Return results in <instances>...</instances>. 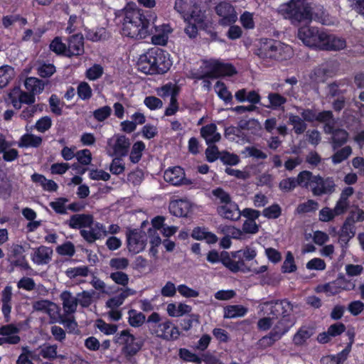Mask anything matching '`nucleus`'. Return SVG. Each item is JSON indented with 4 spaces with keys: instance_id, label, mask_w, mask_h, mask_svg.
Segmentation results:
<instances>
[{
    "instance_id": "1",
    "label": "nucleus",
    "mask_w": 364,
    "mask_h": 364,
    "mask_svg": "<svg viewBox=\"0 0 364 364\" xmlns=\"http://www.w3.org/2000/svg\"><path fill=\"white\" fill-rule=\"evenodd\" d=\"M121 12L124 16L122 26L123 36L143 39L149 35V21L134 3H128Z\"/></svg>"
},
{
    "instance_id": "2",
    "label": "nucleus",
    "mask_w": 364,
    "mask_h": 364,
    "mask_svg": "<svg viewBox=\"0 0 364 364\" xmlns=\"http://www.w3.org/2000/svg\"><path fill=\"white\" fill-rule=\"evenodd\" d=\"M172 65L170 55L159 48H152L141 54L137 60V69L148 75L164 74Z\"/></svg>"
},
{
    "instance_id": "3",
    "label": "nucleus",
    "mask_w": 364,
    "mask_h": 364,
    "mask_svg": "<svg viewBox=\"0 0 364 364\" xmlns=\"http://www.w3.org/2000/svg\"><path fill=\"white\" fill-rule=\"evenodd\" d=\"M257 328L266 331L273 327L280 314L287 315L293 311V304L287 300L262 301L259 306Z\"/></svg>"
},
{
    "instance_id": "4",
    "label": "nucleus",
    "mask_w": 364,
    "mask_h": 364,
    "mask_svg": "<svg viewBox=\"0 0 364 364\" xmlns=\"http://www.w3.org/2000/svg\"><path fill=\"white\" fill-rule=\"evenodd\" d=\"M150 333L165 341H176L180 336L178 328L169 319L162 318L159 313L153 312L147 318Z\"/></svg>"
},
{
    "instance_id": "5",
    "label": "nucleus",
    "mask_w": 364,
    "mask_h": 364,
    "mask_svg": "<svg viewBox=\"0 0 364 364\" xmlns=\"http://www.w3.org/2000/svg\"><path fill=\"white\" fill-rule=\"evenodd\" d=\"M279 13L293 24L311 18V6L305 0H289L279 7Z\"/></svg>"
},
{
    "instance_id": "6",
    "label": "nucleus",
    "mask_w": 364,
    "mask_h": 364,
    "mask_svg": "<svg viewBox=\"0 0 364 364\" xmlns=\"http://www.w3.org/2000/svg\"><path fill=\"white\" fill-rule=\"evenodd\" d=\"M256 256V249L252 246H247L240 250L232 252L230 256L223 257L221 261L223 264L232 272H246L248 269L245 260H252Z\"/></svg>"
},
{
    "instance_id": "7",
    "label": "nucleus",
    "mask_w": 364,
    "mask_h": 364,
    "mask_svg": "<svg viewBox=\"0 0 364 364\" xmlns=\"http://www.w3.org/2000/svg\"><path fill=\"white\" fill-rule=\"evenodd\" d=\"M200 69L201 71L196 75L198 78L231 76L236 73L232 65L221 63L218 60L203 61Z\"/></svg>"
},
{
    "instance_id": "8",
    "label": "nucleus",
    "mask_w": 364,
    "mask_h": 364,
    "mask_svg": "<svg viewBox=\"0 0 364 364\" xmlns=\"http://www.w3.org/2000/svg\"><path fill=\"white\" fill-rule=\"evenodd\" d=\"M297 36L305 46L321 50L324 38H326V32L316 27L306 26L299 28Z\"/></svg>"
},
{
    "instance_id": "9",
    "label": "nucleus",
    "mask_w": 364,
    "mask_h": 364,
    "mask_svg": "<svg viewBox=\"0 0 364 364\" xmlns=\"http://www.w3.org/2000/svg\"><path fill=\"white\" fill-rule=\"evenodd\" d=\"M114 341L122 346V350L126 356L136 355L143 346L141 339L136 338L129 330H123L117 333Z\"/></svg>"
},
{
    "instance_id": "10",
    "label": "nucleus",
    "mask_w": 364,
    "mask_h": 364,
    "mask_svg": "<svg viewBox=\"0 0 364 364\" xmlns=\"http://www.w3.org/2000/svg\"><path fill=\"white\" fill-rule=\"evenodd\" d=\"M130 144V141L126 136L114 134L107 139L105 151L109 156L124 157L127 156Z\"/></svg>"
},
{
    "instance_id": "11",
    "label": "nucleus",
    "mask_w": 364,
    "mask_h": 364,
    "mask_svg": "<svg viewBox=\"0 0 364 364\" xmlns=\"http://www.w3.org/2000/svg\"><path fill=\"white\" fill-rule=\"evenodd\" d=\"M298 112L301 115L304 121L312 122L318 121L325 123L324 132L325 133H331L333 130V125L331 124L333 122L332 112L330 111H323L316 113L314 110L310 109H301L297 108Z\"/></svg>"
},
{
    "instance_id": "12",
    "label": "nucleus",
    "mask_w": 364,
    "mask_h": 364,
    "mask_svg": "<svg viewBox=\"0 0 364 364\" xmlns=\"http://www.w3.org/2000/svg\"><path fill=\"white\" fill-rule=\"evenodd\" d=\"M127 248L133 255L142 252L146 245V235L138 230H129L127 234Z\"/></svg>"
},
{
    "instance_id": "13",
    "label": "nucleus",
    "mask_w": 364,
    "mask_h": 364,
    "mask_svg": "<svg viewBox=\"0 0 364 364\" xmlns=\"http://www.w3.org/2000/svg\"><path fill=\"white\" fill-rule=\"evenodd\" d=\"M336 184L331 177L326 178L320 176H315L311 183V192L314 196H319L324 194H330L335 191Z\"/></svg>"
},
{
    "instance_id": "14",
    "label": "nucleus",
    "mask_w": 364,
    "mask_h": 364,
    "mask_svg": "<svg viewBox=\"0 0 364 364\" xmlns=\"http://www.w3.org/2000/svg\"><path fill=\"white\" fill-rule=\"evenodd\" d=\"M33 308L35 311L48 314L51 322L58 321L60 318V308L55 303L48 300H39L33 303Z\"/></svg>"
},
{
    "instance_id": "15",
    "label": "nucleus",
    "mask_w": 364,
    "mask_h": 364,
    "mask_svg": "<svg viewBox=\"0 0 364 364\" xmlns=\"http://www.w3.org/2000/svg\"><path fill=\"white\" fill-rule=\"evenodd\" d=\"M89 229H82L80 230L81 236L90 243H92L97 240H100L107 235V230L104 225L100 223H94L87 227Z\"/></svg>"
},
{
    "instance_id": "16",
    "label": "nucleus",
    "mask_w": 364,
    "mask_h": 364,
    "mask_svg": "<svg viewBox=\"0 0 364 364\" xmlns=\"http://www.w3.org/2000/svg\"><path fill=\"white\" fill-rule=\"evenodd\" d=\"M216 12L220 16L223 25H230L237 20V14L234 7L228 2L223 1L215 8Z\"/></svg>"
},
{
    "instance_id": "17",
    "label": "nucleus",
    "mask_w": 364,
    "mask_h": 364,
    "mask_svg": "<svg viewBox=\"0 0 364 364\" xmlns=\"http://www.w3.org/2000/svg\"><path fill=\"white\" fill-rule=\"evenodd\" d=\"M217 213L223 218L232 221H237L241 217L238 205L232 200L226 204L218 205Z\"/></svg>"
},
{
    "instance_id": "18",
    "label": "nucleus",
    "mask_w": 364,
    "mask_h": 364,
    "mask_svg": "<svg viewBox=\"0 0 364 364\" xmlns=\"http://www.w3.org/2000/svg\"><path fill=\"white\" fill-rule=\"evenodd\" d=\"M9 97L14 107L19 109L21 103L31 105L35 102V95L29 92L22 91L20 87H14L9 93Z\"/></svg>"
},
{
    "instance_id": "19",
    "label": "nucleus",
    "mask_w": 364,
    "mask_h": 364,
    "mask_svg": "<svg viewBox=\"0 0 364 364\" xmlns=\"http://www.w3.org/2000/svg\"><path fill=\"white\" fill-rule=\"evenodd\" d=\"M194 205L188 200L180 199L172 201L169 205L171 213L177 217H186L193 211Z\"/></svg>"
},
{
    "instance_id": "20",
    "label": "nucleus",
    "mask_w": 364,
    "mask_h": 364,
    "mask_svg": "<svg viewBox=\"0 0 364 364\" xmlns=\"http://www.w3.org/2000/svg\"><path fill=\"white\" fill-rule=\"evenodd\" d=\"M53 253V250L50 247L41 245L33 250L31 259L37 265L47 264L51 260Z\"/></svg>"
},
{
    "instance_id": "21",
    "label": "nucleus",
    "mask_w": 364,
    "mask_h": 364,
    "mask_svg": "<svg viewBox=\"0 0 364 364\" xmlns=\"http://www.w3.org/2000/svg\"><path fill=\"white\" fill-rule=\"evenodd\" d=\"M282 315V316L280 318H277L274 321L272 329L270 331L273 336L276 337V339L278 340L281 339L294 324V323L288 318L289 314Z\"/></svg>"
},
{
    "instance_id": "22",
    "label": "nucleus",
    "mask_w": 364,
    "mask_h": 364,
    "mask_svg": "<svg viewBox=\"0 0 364 364\" xmlns=\"http://www.w3.org/2000/svg\"><path fill=\"white\" fill-rule=\"evenodd\" d=\"M164 178L167 183L173 186H180L186 181L185 172L180 166L168 168L165 171Z\"/></svg>"
},
{
    "instance_id": "23",
    "label": "nucleus",
    "mask_w": 364,
    "mask_h": 364,
    "mask_svg": "<svg viewBox=\"0 0 364 364\" xmlns=\"http://www.w3.org/2000/svg\"><path fill=\"white\" fill-rule=\"evenodd\" d=\"M343 280L336 279L331 282L320 284L316 287L317 293H324L327 296H332L341 292L343 289H350V287H343Z\"/></svg>"
},
{
    "instance_id": "24",
    "label": "nucleus",
    "mask_w": 364,
    "mask_h": 364,
    "mask_svg": "<svg viewBox=\"0 0 364 364\" xmlns=\"http://www.w3.org/2000/svg\"><path fill=\"white\" fill-rule=\"evenodd\" d=\"M172 28L168 24H162L155 28V33L151 37V42L154 45L165 46L168 39Z\"/></svg>"
},
{
    "instance_id": "25",
    "label": "nucleus",
    "mask_w": 364,
    "mask_h": 364,
    "mask_svg": "<svg viewBox=\"0 0 364 364\" xmlns=\"http://www.w3.org/2000/svg\"><path fill=\"white\" fill-rule=\"evenodd\" d=\"M136 291L131 288H125L122 289L121 292L111 298H109L105 304L107 309H118L123 304L124 300L132 296L135 295Z\"/></svg>"
},
{
    "instance_id": "26",
    "label": "nucleus",
    "mask_w": 364,
    "mask_h": 364,
    "mask_svg": "<svg viewBox=\"0 0 364 364\" xmlns=\"http://www.w3.org/2000/svg\"><path fill=\"white\" fill-rule=\"evenodd\" d=\"M93 224V217L89 214H76L70 217L68 225L73 229H85Z\"/></svg>"
},
{
    "instance_id": "27",
    "label": "nucleus",
    "mask_w": 364,
    "mask_h": 364,
    "mask_svg": "<svg viewBox=\"0 0 364 364\" xmlns=\"http://www.w3.org/2000/svg\"><path fill=\"white\" fill-rule=\"evenodd\" d=\"M293 54V49L290 46L274 41L272 59L287 60L291 58Z\"/></svg>"
},
{
    "instance_id": "28",
    "label": "nucleus",
    "mask_w": 364,
    "mask_h": 364,
    "mask_svg": "<svg viewBox=\"0 0 364 364\" xmlns=\"http://www.w3.org/2000/svg\"><path fill=\"white\" fill-rule=\"evenodd\" d=\"M321 50H338L343 49L346 46V41L340 37L326 32V38H324Z\"/></svg>"
},
{
    "instance_id": "29",
    "label": "nucleus",
    "mask_w": 364,
    "mask_h": 364,
    "mask_svg": "<svg viewBox=\"0 0 364 364\" xmlns=\"http://www.w3.org/2000/svg\"><path fill=\"white\" fill-rule=\"evenodd\" d=\"M200 135L205 139L207 144H214L220 141L221 136L218 132L215 124H209L200 129Z\"/></svg>"
},
{
    "instance_id": "30",
    "label": "nucleus",
    "mask_w": 364,
    "mask_h": 364,
    "mask_svg": "<svg viewBox=\"0 0 364 364\" xmlns=\"http://www.w3.org/2000/svg\"><path fill=\"white\" fill-rule=\"evenodd\" d=\"M19 328L14 324H8L0 328V336H4L9 344H17L20 342L18 333Z\"/></svg>"
},
{
    "instance_id": "31",
    "label": "nucleus",
    "mask_w": 364,
    "mask_h": 364,
    "mask_svg": "<svg viewBox=\"0 0 364 364\" xmlns=\"http://www.w3.org/2000/svg\"><path fill=\"white\" fill-rule=\"evenodd\" d=\"M84 52L83 38L80 35L70 37L67 47L66 56L80 55Z\"/></svg>"
},
{
    "instance_id": "32",
    "label": "nucleus",
    "mask_w": 364,
    "mask_h": 364,
    "mask_svg": "<svg viewBox=\"0 0 364 364\" xmlns=\"http://www.w3.org/2000/svg\"><path fill=\"white\" fill-rule=\"evenodd\" d=\"M60 299L62 301L63 308L65 314H73L76 311L77 299L71 292L68 291H63L60 295Z\"/></svg>"
},
{
    "instance_id": "33",
    "label": "nucleus",
    "mask_w": 364,
    "mask_h": 364,
    "mask_svg": "<svg viewBox=\"0 0 364 364\" xmlns=\"http://www.w3.org/2000/svg\"><path fill=\"white\" fill-rule=\"evenodd\" d=\"M274 41L272 39H262L259 43L255 51L257 55L262 59H272Z\"/></svg>"
},
{
    "instance_id": "34",
    "label": "nucleus",
    "mask_w": 364,
    "mask_h": 364,
    "mask_svg": "<svg viewBox=\"0 0 364 364\" xmlns=\"http://www.w3.org/2000/svg\"><path fill=\"white\" fill-rule=\"evenodd\" d=\"M355 235L354 226L350 223L348 219L341 228V232L339 233L338 242L341 243L343 250L347 248V245L349 240Z\"/></svg>"
},
{
    "instance_id": "35",
    "label": "nucleus",
    "mask_w": 364,
    "mask_h": 364,
    "mask_svg": "<svg viewBox=\"0 0 364 364\" xmlns=\"http://www.w3.org/2000/svg\"><path fill=\"white\" fill-rule=\"evenodd\" d=\"M185 21L187 22V26L185 28L186 33L190 38H195L198 34V29L202 25V18L199 16L191 14L190 16L184 18Z\"/></svg>"
},
{
    "instance_id": "36",
    "label": "nucleus",
    "mask_w": 364,
    "mask_h": 364,
    "mask_svg": "<svg viewBox=\"0 0 364 364\" xmlns=\"http://www.w3.org/2000/svg\"><path fill=\"white\" fill-rule=\"evenodd\" d=\"M191 306L183 303H170L166 306V312L169 316L181 317L191 311Z\"/></svg>"
},
{
    "instance_id": "37",
    "label": "nucleus",
    "mask_w": 364,
    "mask_h": 364,
    "mask_svg": "<svg viewBox=\"0 0 364 364\" xmlns=\"http://www.w3.org/2000/svg\"><path fill=\"white\" fill-rule=\"evenodd\" d=\"M25 89L33 95L41 94L45 87V82L35 77H26L23 82Z\"/></svg>"
},
{
    "instance_id": "38",
    "label": "nucleus",
    "mask_w": 364,
    "mask_h": 364,
    "mask_svg": "<svg viewBox=\"0 0 364 364\" xmlns=\"http://www.w3.org/2000/svg\"><path fill=\"white\" fill-rule=\"evenodd\" d=\"M42 143V137L31 133H26L20 138L18 146L21 148H37Z\"/></svg>"
},
{
    "instance_id": "39",
    "label": "nucleus",
    "mask_w": 364,
    "mask_h": 364,
    "mask_svg": "<svg viewBox=\"0 0 364 364\" xmlns=\"http://www.w3.org/2000/svg\"><path fill=\"white\" fill-rule=\"evenodd\" d=\"M31 180L33 183L41 186L46 191H55L58 188V184L54 181L47 179L43 175L39 173H33L31 176Z\"/></svg>"
},
{
    "instance_id": "40",
    "label": "nucleus",
    "mask_w": 364,
    "mask_h": 364,
    "mask_svg": "<svg viewBox=\"0 0 364 364\" xmlns=\"http://www.w3.org/2000/svg\"><path fill=\"white\" fill-rule=\"evenodd\" d=\"M314 333V328L310 326H301L293 337V342L296 346H302Z\"/></svg>"
},
{
    "instance_id": "41",
    "label": "nucleus",
    "mask_w": 364,
    "mask_h": 364,
    "mask_svg": "<svg viewBox=\"0 0 364 364\" xmlns=\"http://www.w3.org/2000/svg\"><path fill=\"white\" fill-rule=\"evenodd\" d=\"M157 95L163 98L170 97V100L176 98L179 93V87L176 84L168 82L156 89Z\"/></svg>"
},
{
    "instance_id": "42",
    "label": "nucleus",
    "mask_w": 364,
    "mask_h": 364,
    "mask_svg": "<svg viewBox=\"0 0 364 364\" xmlns=\"http://www.w3.org/2000/svg\"><path fill=\"white\" fill-rule=\"evenodd\" d=\"M335 123L336 121L333 119V122L331 123L333 125V130L332 132L330 133L333 134L332 143L333 149H336L338 146H341L344 143H346L348 136V133L343 129H337L334 131Z\"/></svg>"
},
{
    "instance_id": "43",
    "label": "nucleus",
    "mask_w": 364,
    "mask_h": 364,
    "mask_svg": "<svg viewBox=\"0 0 364 364\" xmlns=\"http://www.w3.org/2000/svg\"><path fill=\"white\" fill-rule=\"evenodd\" d=\"M14 69L10 65H2L0 67V87H5L14 77Z\"/></svg>"
},
{
    "instance_id": "44",
    "label": "nucleus",
    "mask_w": 364,
    "mask_h": 364,
    "mask_svg": "<svg viewBox=\"0 0 364 364\" xmlns=\"http://www.w3.org/2000/svg\"><path fill=\"white\" fill-rule=\"evenodd\" d=\"M247 310L241 305H231L224 308V318H234L241 317L246 314Z\"/></svg>"
},
{
    "instance_id": "45",
    "label": "nucleus",
    "mask_w": 364,
    "mask_h": 364,
    "mask_svg": "<svg viewBox=\"0 0 364 364\" xmlns=\"http://www.w3.org/2000/svg\"><path fill=\"white\" fill-rule=\"evenodd\" d=\"M325 80V71L321 68H317L304 77V84L311 85L323 82Z\"/></svg>"
},
{
    "instance_id": "46",
    "label": "nucleus",
    "mask_w": 364,
    "mask_h": 364,
    "mask_svg": "<svg viewBox=\"0 0 364 364\" xmlns=\"http://www.w3.org/2000/svg\"><path fill=\"white\" fill-rule=\"evenodd\" d=\"M351 348V343L336 355H330L324 358L326 364H343L346 360Z\"/></svg>"
},
{
    "instance_id": "47",
    "label": "nucleus",
    "mask_w": 364,
    "mask_h": 364,
    "mask_svg": "<svg viewBox=\"0 0 364 364\" xmlns=\"http://www.w3.org/2000/svg\"><path fill=\"white\" fill-rule=\"evenodd\" d=\"M146 321L145 315L135 309H131L128 311V322L132 327H139L143 325Z\"/></svg>"
},
{
    "instance_id": "48",
    "label": "nucleus",
    "mask_w": 364,
    "mask_h": 364,
    "mask_svg": "<svg viewBox=\"0 0 364 364\" xmlns=\"http://www.w3.org/2000/svg\"><path fill=\"white\" fill-rule=\"evenodd\" d=\"M145 148V144L141 141H138L133 144L129 155V160L132 163L136 164L141 160Z\"/></svg>"
},
{
    "instance_id": "49",
    "label": "nucleus",
    "mask_w": 364,
    "mask_h": 364,
    "mask_svg": "<svg viewBox=\"0 0 364 364\" xmlns=\"http://www.w3.org/2000/svg\"><path fill=\"white\" fill-rule=\"evenodd\" d=\"M2 23L5 28H9L15 24L21 27L27 23V20L18 14H10L3 17Z\"/></svg>"
},
{
    "instance_id": "50",
    "label": "nucleus",
    "mask_w": 364,
    "mask_h": 364,
    "mask_svg": "<svg viewBox=\"0 0 364 364\" xmlns=\"http://www.w3.org/2000/svg\"><path fill=\"white\" fill-rule=\"evenodd\" d=\"M289 124L293 126L294 131L297 134H301L306 129V124L304 119L300 118L299 116L289 114Z\"/></svg>"
},
{
    "instance_id": "51",
    "label": "nucleus",
    "mask_w": 364,
    "mask_h": 364,
    "mask_svg": "<svg viewBox=\"0 0 364 364\" xmlns=\"http://www.w3.org/2000/svg\"><path fill=\"white\" fill-rule=\"evenodd\" d=\"M315 178V176L309 171H303L297 176L296 182L297 186L303 188H309L311 190V183Z\"/></svg>"
},
{
    "instance_id": "52",
    "label": "nucleus",
    "mask_w": 364,
    "mask_h": 364,
    "mask_svg": "<svg viewBox=\"0 0 364 364\" xmlns=\"http://www.w3.org/2000/svg\"><path fill=\"white\" fill-rule=\"evenodd\" d=\"M31 359H39V357L36 355L28 346L22 347V353L18 356L16 361L17 364H33Z\"/></svg>"
},
{
    "instance_id": "53",
    "label": "nucleus",
    "mask_w": 364,
    "mask_h": 364,
    "mask_svg": "<svg viewBox=\"0 0 364 364\" xmlns=\"http://www.w3.org/2000/svg\"><path fill=\"white\" fill-rule=\"evenodd\" d=\"M85 37L87 40L96 42L106 37V31L103 28L85 30Z\"/></svg>"
},
{
    "instance_id": "54",
    "label": "nucleus",
    "mask_w": 364,
    "mask_h": 364,
    "mask_svg": "<svg viewBox=\"0 0 364 364\" xmlns=\"http://www.w3.org/2000/svg\"><path fill=\"white\" fill-rule=\"evenodd\" d=\"M89 269L86 266H80L68 268L65 271L66 276L70 279H75L78 277H87Z\"/></svg>"
},
{
    "instance_id": "55",
    "label": "nucleus",
    "mask_w": 364,
    "mask_h": 364,
    "mask_svg": "<svg viewBox=\"0 0 364 364\" xmlns=\"http://www.w3.org/2000/svg\"><path fill=\"white\" fill-rule=\"evenodd\" d=\"M41 355L46 359L53 360L57 357V346L45 344L40 348Z\"/></svg>"
},
{
    "instance_id": "56",
    "label": "nucleus",
    "mask_w": 364,
    "mask_h": 364,
    "mask_svg": "<svg viewBox=\"0 0 364 364\" xmlns=\"http://www.w3.org/2000/svg\"><path fill=\"white\" fill-rule=\"evenodd\" d=\"M104 68L100 64H94L85 73V76L90 80H96L102 77Z\"/></svg>"
},
{
    "instance_id": "57",
    "label": "nucleus",
    "mask_w": 364,
    "mask_h": 364,
    "mask_svg": "<svg viewBox=\"0 0 364 364\" xmlns=\"http://www.w3.org/2000/svg\"><path fill=\"white\" fill-rule=\"evenodd\" d=\"M352 153V149L347 146L336 151L331 157L334 164H338L347 159Z\"/></svg>"
},
{
    "instance_id": "58",
    "label": "nucleus",
    "mask_w": 364,
    "mask_h": 364,
    "mask_svg": "<svg viewBox=\"0 0 364 364\" xmlns=\"http://www.w3.org/2000/svg\"><path fill=\"white\" fill-rule=\"evenodd\" d=\"M215 90L218 94V97L225 101L226 103L229 102L232 100V95L228 90L223 82L218 81L215 85Z\"/></svg>"
},
{
    "instance_id": "59",
    "label": "nucleus",
    "mask_w": 364,
    "mask_h": 364,
    "mask_svg": "<svg viewBox=\"0 0 364 364\" xmlns=\"http://www.w3.org/2000/svg\"><path fill=\"white\" fill-rule=\"evenodd\" d=\"M125 170V164L122 159V157L114 156L112 159L110 166L109 171L112 174L119 175L122 173Z\"/></svg>"
},
{
    "instance_id": "60",
    "label": "nucleus",
    "mask_w": 364,
    "mask_h": 364,
    "mask_svg": "<svg viewBox=\"0 0 364 364\" xmlns=\"http://www.w3.org/2000/svg\"><path fill=\"white\" fill-rule=\"evenodd\" d=\"M97 328L105 335H113L117 331V326L115 324L107 323L100 319L96 322Z\"/></svg>"
},
{
    "instance_id": "61",
    "label": "nucleus",
    "mask_w": 364,
    "mask_h": 364,
    "mask_svg": "<svg viewBox=\"0 0 364 364\" xmlns=\"http://www.w3.org/2000/svg\"><path fill=\"white\" fill-rule=\"evenodd\" d=\"M282 213L281 207L278 204H273L262 211V215L268 219L278 218Z\"/></svg>"
},
{
    "instance_id": "62",
    "label": "nucleus",
    "mask_w": 364,
    "mask_h": 364,
    "mask_svg": "<svg viewBox=\"0 0 364 364\" xmlns=\"http://www.w3.org/2000/svg\"><path fill=\"white\" fill-rule=\"evenodd\" d=\"M268 100L269 102V107L272 109H278L286 103V99L279 94L269 93L268 95Z\"/></svg>"
},
{
    "instance_id": "63",
    "label": "nucleus",
    "mask_w": 364,
    "mask_h": 364,
    "mask_svg": "<svg viewBox=\"0 0 364 364\" xmlns=\"http://www.w3.org/2000/svg\"><path fill=\"white\" fill-rule=\"evenodd\" d=\"M318 208V203L314 200H308L306 202L301 203L296 208L298 213H306L315 211Z\"/></svg>"
},
{
    "instance_id": "64",
    "label": "nucleus",
    "mask_w": 364,
    "mask_h": 364,
    "mask_svg": "<svg viewBox=\"0 0 364 364\" xmlns=\"http://www.w3.org/2000/svg\"><path fill=\"white\" fill-rule=\"evenodd\" d=\"M50 49L56 54H63L66 55L67 46L62 42L60 38H55L50 44Z\"/></svg>"
}]
</instances>
